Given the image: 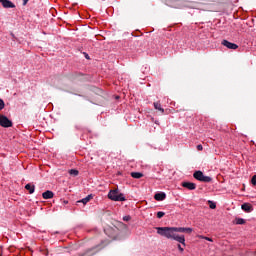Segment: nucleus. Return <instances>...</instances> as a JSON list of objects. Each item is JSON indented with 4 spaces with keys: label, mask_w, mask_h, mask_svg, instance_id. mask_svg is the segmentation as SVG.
Wrapping results in <instances>:
<instances>
[{
    "label": "nucleus",
    "mask_w": 256,
    "mask_h": 256,
    "mask_svg": "<svg viewBox=\"0 0 256 256\" xmlns=\"http://www.w3.org/2000/svg\"><path fill=\"white\" fill-rule=\"evenodd\" d=\"M156 231L158 235H161V237H166V239H173L185 247V236L177 235L175 232V227H157Z\"/></svg>",
    "instance_id": "f257e3e1"
},
{
    "label": "nucleus",
    "mask_w": 256,
    "mask_h": 256,
    "mask_svg": "<svg viewBox=\"0 0 256 256\" xmlns=\"http://www.w3.org/2000/svg\"><path fill=\"white\" fill-rule=\"evenodd\" d=\"M104 233L110 237V239H119V235H121V230L117 226H108L104 228Z\"/></svg>",
    "instance_id": "f03ea898"
},
{
    "label": "nucleus",
    "mask_w": 256,
    "mask_h": 256,
    "mask_svg": "<svg viewBox=\"0 0 256 256\" xmlns=\"http://www.w3.org/2000/svg\"><path fill=\"white\" fill-rule=\"evenodd\" d=\"M108 199L111 201H127L123 193L119 192V189L110 190L108 193Z\"/></svg>",
    "instance_id": "7ed1b4c3"
},
{
    "label": "nucleus",
    "mask_w": 256,
    "mask_h": 256,
    "mask_svg": "<svg viewBox=\"0 0 256 256\" xmlns=\"http://www.w3.org/2000/svg\"><path fill=\"white\" fill-rule=\"evenodd\" d=\"M194 179H197V181H202V183H211L213 179L209 176H204V174L201 171H196L193 174Z\"/></svg>",
    "instance_id": "20e7f679"
},
{
    "label": "nucleus",
    "mask_w": 256,
    "mask_h": 256,
    "mask_svg": "<svg viewBox=\"0 0 256 256\" xmlns=\"http://www.w3.org/2000/svg\"><path fill=\"white\" fill-rule=\"evenodd\" d=\"M0 126L4 128L13 127V122L7 118L5 115H0Z\"/></svg>",
    "instance_id": "39448f33"
},
{
    "label": "nucleus",
    "mask_w": 256,
    "mask_h": 256,
    "mask_svg": "<svg viewBox=\"0 0 256 256\" xmlns=\"http://www.w3.org/2000/svg\"><path fill=\"white\" fill-rule=\"evenodd\" d=\"M0 3L4 9H15V4L11 0H0Z\"/></svg>",
    "instance_id": "423d86ee"
},
{
    "label": "nucleus",
    "mask_w": 256,
    "mask_h": 256,
    "mask_svg": "<svg viewBox=\"0 0 256 256\" xmlns=\"http://www.w3.org/2000/svg\"><path fill=\"white\" fill-rule=\"evenodd\" d=\"M176 233H187L191 235L193 233V228H185V227H174Z\"/></svg>",
    "instance_id": "0eeeda50"
},
{
    "label": "nucleus",
    "mask_w": 256,
    "mask_h": 256,
    "mask_svg": "<svg viewBox=\"0 0 256 256\" xmlns=\"http://www.w3.org/2000/svg\"><path fill=\"white\" fill-rule=\"evenodd\" d=\"M222 45L224 47H227V49H233V50L239 49V46L237 44L229 42L228 40H223Z\"/></svg>",
    "instance_id": "6e6552de"
},
{
    "label": "nucleus",
    "mask_w": 256,
    "mask_h": 256,
    "mask_svg": "<svg viewBox=\"0 0 256 256\" xmlns=\"http://www.w3.org/2000/svg\"><path fill=\"white\" fill-rule=\"evenodd\" d=\"M182 187L189 189V191H195L197 189V184L193 182H183Z\"/></svg>",
    "instance_id": "1a4fd4ad"
},
{
    "label": "nucleus",
    "mask_w": 256,
    "mask_h": 256,
    "mask_svg": "<svg viewBox=\"0 0 256 256\" xmlns=\"http://www.w3.org/2000/svg\"><path fill=\"white\" fill-rule=\"evenodd\" d=\"M242 211H245V213H251L253 211V205L250 203H244L241 206Z\"/></svg>",
    "instance_id": "9d476101"
},
{
    "label": "nucleus",
    "mask_w": 256,
    "mask_h": 256,
    "mask_svg": "<svg viewBox=\"0 0 256 256\" xmlns=\"http://www.w3.org/2000/svg\"><path fill=\"white\" fill-rule=\"evenodd\" d=\"M166 197H167V194H165L164 192H159L154 195V199L156 201H165Z\"/></svg>",
    "instance_id": "9b49d317"
},
{
    "label": "nucleus",
    "mask_w": 256,
    "mask_h": 256,
    "mask_svg": "<svg viewBox=\"0 0 256 256\" xmlns=\"http://www.w3.org/2000/svg\"><path fill=\"white\" fill-rule=\"evenodd\" d=\"M54 195L55 194L51 190H47V191L42 193L43 199H53Z\"/></svg>",
    "instance_id": "f8f14e48"
},
{
    "label": "nucleus",
    "mask_w": 256,
    "mask_h": 256,
    "mask_svg": "<svg viewBox=\"0 0 256 256\" xmlns=\"http://www.w3.org/2000/svg\"><path fill=\"white\" fill-rule=\"evenodd\" d=\"M25 190L29 191L30 195H33V193H35V185H33V184H26L25 185Z\"/></svg>",
    "instance_id": "ddd939ff"
},
{
    "label": "nucleus",
    "mask_w": 256,
    "mask_h": 256,
    "mask_svg": "<svg viewBox=\"0 0 256 256\" xmlns=\"http://www.w3.org/2000/svg\"><path fill=\"white\" fill-rule=\"evenodd\" d=\"M91 199H93L92 195H88L85 198L77 201V203H83V205H87V203H89L91 201Z\"/></svg>",
    "instance_id": "4468645a"
},
{
    "label": "nucleus",
    "mask_w": 256,
    "mask_h": 256,
    "mask_svg": "<svg viewBox=\"0 0 256 256\" xmlns=\"http://www.w3.org/2000/svg\"><path fill=\"white\" fill-rule=\"evenodd\" d=\"M130 175L133 179H141L143 177V173L141 172H131Z\"/></svg>",
    "instance_id": "2eb2a0df"
},
{
    "label": "nucleus",
    "mask_w": 256,
    "mask_h": 256,
    "mask_svg": "<svg viewBox=\"0 0 256 256\" xmlns=\"http://www.w3.org/2000/svg\"><path fill=\"white\" fill-rule=\"evenodd\" d=\"M154 109H157L158 111H161L162 113H165V109L161 107V102H154Z\"/></svg>",
    "instance_id": "dca6fc26"
},
{
    "label": "nucleus",
    "mask_w": 256,
    "mask_h": 256,
    "mask_svg": "<svg viewBox=\"0 0 256 256\" xmlns=\"http://www.w3.org/2000/svg\"><path fill=\"white\" fill-rule=\"evenodd\" d=\"M236 225H245V219L243 218H236L235 219Z\"/></svg>",
    "instance_id": "f3484780"
},
{
    "label": "nucleus",
    "mask_w": 256,
    "mask_h": 256,
    "mask_svg": "<svg viewBox=\"0 0 256 256\" xmlns=\"http://www.w3.org/2000/svg\"><path fill=\"white\" fill-rule=\"evenodd\" d=\"M69 174L73 175V177H77V175H79V170L71 169V170H69Z\"/></svg>",
    "instance_id": "a211bd4d"
},
{
    "label": "nucleus",
    "mask_w": 256,
    "mask_h": 256,
    "mask_svg": "<svg viewBox=\"0 0 256 256\" xmlns=\"http://www.w3.org/2000/svg\"><path fill=\"white\" fill-rule=\"evenodd\" d=\"M210 209H217V204L211 200L208 201Z\"/></svg>",
    "instance_id": "6ab92c4d"
},
{
    "label": "nucleus",
    "mask_w": 256,
    "mask_h": 256,
    "mask_svg": "<svg viewBox=\"0 0 256 256\" xmlns=\"http://www.w3.org/2000/svg\"><path fill=\"white\" fill-rule=\"evenodd\" d=\"M3 109H5V102L3 99H0V111H3Z\"/></svg>",
    "instance_id": "aec40b11"
},
{
    "label": "nucleus",
    "mask_w": 256,
    "mask_h": 256,
    "mask_svg": "<svg viewBox=\"0 0 256 256\" xmlns=\"http://www.w3.org/2000/svg\"><path fill=\"white\" fill-rule=\"evenodd\" d=\"M163 217H165V212H161V211L157 212V218L158 219H161Z\"/></svg>",
    "instance_id": "412c9836"
},
{
    "label": "nucleus",
    "mask_w": 256,
    "mask_h": 256,
    "mask_svg": "<svg viewBox=\"0 0 256 256\" xmlns=\"http://www.w3.org/2000/svg\"><path fill=\"white\" fill-rule=\"evenodd\" d=\"M252 185H256V175H254L251 179Z\"/></svg>",
    "instance_id": "4be33fe9"
},
{
    "label": "nucleus",
    "mask_w": 256,
    "mask_h": 256,
    "mask_svg": "<svg viewBox=\"0 0 256 256\" xmlns=\"http://www.w3.org/2000/svg\"><path fill=\"white\" fill-rule=\"evenodd\" d=\"M123 221H131V216H124Z\"/></svg>",
    "instance_id": "5701e85b"
},
{
    "label": "nucleus",
    "mask_w": 256,
    "mask_h": 256,
    "mask_svg": "<svg viewBox=\"0 0 256 256\" xmlns=\"http://www.w3.org/2000/svg\"><path fill=\"white\" fill-rule=\"evenodd\" d=\"M197 149H198V151H203V145H201V144L197 145Z\"/></svg>",
    "instance_id": "b1692460"
},
{
    "label": "nucleus",
    "mask_w": 256,
    "mask_h": 256,
    "mask_svg": "<svg viewBox=\"0 0 256 256\" xmlns=\"http://www.w3.org/2000/svg\"><path fill=\"white\" fill-rule=\"evenodd\" d=\"M178 249H179V251H181V253H183L184 249H183V247L180 246V244H178Z\"/></svg>",
    "instance_id": "393cba45"
},
{
    "label": "nucleus",
    "mask_w": 256,
    "mask_h": 256,
    "mask_svg": "<svg viewBox=\"0 0 256 256\" xmlns=\"http://www.w3.org/2000/svg\"><path fill=\"white\" fill-rule=\"evenodd\" d=\"M27 3H29V0H23V5H27Z\"/></svg>",
    "instance_id": "a878e982"
},
{
    "label": "nucleus",
    "mask_w": 256,
    "mask_h": 256,
    "mask_svg": "<svg viewBox=\"0 0 256 256\" xmlns=\"http://www.w3.org/2000/svg\"><path fill=\"white\" fill-rule=\"evenodd\" d=\"M206 241H213V239L206 237Z\"/></svg>",
    "instance_id": "bb28decb"
},
{
    "label": "nucleus",
    "mask_w": 256,
    "mask_h": 256,
    "mask_svg": "<svg viewBox=\"0 0 256 256\" xmlns=\"http://www.w3.org/2000/svg\"><path fill=\"white\" fill-rule=\"evenodd\" d=\"M67 203H69V201H67V200H64V205H67Z\"/></svg>",
    "instance_id": "cd10ccee"
},
{
    "label": "nucleus",
    "mask_w": 256,
    "mask_h": 256,
    "mask_svg": "<svg viewBox=\"0 0 256 256\" xmlns=\"http://www.w3.org/2000/svg\"><path fill=\"white\" fill-rule=\"evenodd\" d=\"M85 57H86V59H89V54H86Z\"/></svg>",
    "instance_id": "c85d7f7f"
},
{
    "label": "nucleus",
    "mask_w": 256,
    "mask_h": 256,
    "mask_svg": "<svg viewBox=\"0 0 256 256\" xmlns=\"http://www.w3.org/2000/svg\"><path fill=\"white\" fill-rule=\"evenodd\" d=\"M180 5H183V1H180Z\"/></svg>",
    "instance_id": "c756f323"
}]
</instances>
